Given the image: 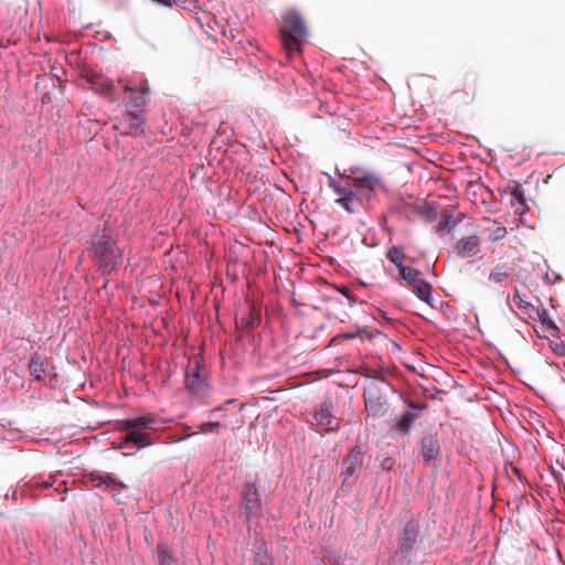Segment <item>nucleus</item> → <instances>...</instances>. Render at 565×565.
Returning <instances> with one entry per match:
<instances>
[{
    "label": "nucleus",
    "instance_id": "7c9ffc66",
    "mask_svg": "<svg viewBox=\"0 0 565 565\" xmlns=\"http://www.w3.org/2000/svg\"><path fill=\"white\" fill-rule=\"evenodd\" d=\"M505 233H507L505 227H499V228H497V231H495V238H501V237H503Z\"/></svg>",
    "mask_w": 565,
    "mask_h": 565
},
{
    "label": "nucleus",
    "instance_id": "5701e85b",
    "mask_svg": "<svg viewBox=\"0 0 565 565\" xmlns=\"http://www.w3.org/2000/svg\"><path fill=\"white\" fill-rule=\"evenodd\" d=\"M512 305L521 310H534L535 307L527 301L526 297L521 295L519 291H515L510 300Z\"/></svg>",
    "mask_w": 565,
    "mask_h": 565
},
{
    "label": "nucleus",
    "instance_id": "4be33fe9",
    "mask_svg": "<svg viewBox=\"0 0 565 565\" xmlns=\"http://www.w3.org/2000/svg\"><path fill=\"white\" fill-rule=\"evenodd\" d=\"M418 212L425 216L428 221H435L438 216V211L435 204L429 202H423L418 205Z\"/></svg>",
    "mask_w": 565,
    "mask_h": 565
},
{
    "label": "nucleus",
    "instance_id": "cd10ccee",
    "mask_svg": "<svg viewBox=\"0 0 565 565\" xmlns=\"http://www.w3.org/2000/svg\"><path fill=\"white\" fill-rule=\"evenodd\" d=\"M256 565H274L273 558L266 553H258L256 556Z\"/></svg>",
    "mask_w": 565,
    "mask_h": 565
},
{
    "label": "nucleus",
    "instance_id": "aec40b11",
    "mask_svg": "<svg viewBox=\"0 0 565 565\" xmlns=\"http://www.w3.org/2000/svg\"><path fill=\"white\" fill-rule=\"evenodd\" d=\"M387 258L398 268V270L406 266L404 265L405 253L399 246L391 247L387 252Z\"/></svg>",
    "mask_w": 565,
    "mask_h": 565
},
{
    "label": "nucleus",
    "instance_id": "e433bc0d",
    "mask_svg": "<svg viewBox=\"0 0 565 565\" xmlns=\"http://www.w3.org/2000/svg\"><path fill=\"white\" fill-rule=\"evenodd\" d=\"M222 409H223V408H221V407H220V408H215V409H213V412H212V413H213V414H215V413L222 412Z\"/></svg>",
    "mask_w": 565,
    "mask_h": 565
},
{
    "label": "nucleus",
    "instance_id": "2eb2a0df",
    "mask_svg": "<svg viewBox=\"0 0 565 565\" xmlns=\"http://www.w3.org/2000/svg\"><path fill=\"white\" fill-rule=\"evenodd\" d=\"M414 294L422 301L430 305L431 303V286L424 279L412 286Z\"/></svg>",
    "mask_w": 565,
    "mask_h": 565
},
{
    "label": "nucleus",
    "instance_id": "0eeeda50",
    "mask_svg": "<svg viewBox=\"0 0 565 565\" xmlns=\"http://www.w3.org/2000/svg\"><path fill=\"white\" fill-rule=\"evenodd\" d=\"M364 403L370 417L380 418L387 412L385 395L377 384H371L365 388Z\"/></svg>",
    "mask_w": 565,
    "mask_h": 565
},
{
    "label": "nucleus",
    "instance_id": "473e14b6",
    "mask_svg": "<svg viewBox=\"0 0 565 565\" xmlns=\"http://www.w3.org/2000/svg\"><path fill=\"white\" fill-rule=\"evenodd\" d=\"M340 291H341V294H342L343 296H345V297H347V299H349L350 303H353V302H354V299L352 298V296L350 295V292H349L347 289H344V288H343V289H341Z\"/></svg>",
    "mask_w": 565,
    "mask_h": 565
},
{
    "label": "nucleus",
    "instance_id": "423d86ee",
    "mask_svg": "<svg viewBox=\"0 0 565 565\" xmlns=\"http://www.w3.org/2000/svg\"><path fill=\"white\" fill-rule=\"evenodd\" d=\"M328 185L338 195L335 203L347 212L354 213L363 204L352 186L342 184L331 177L329 178Z\"/></svg>",
    "mask_w": 565,
    "mask_h": 565
},
{
    "label": "nucleus",
    "instance_id": "c85d7f7f",
    "mask_svg": "<svg viewBox=\"0 0 565 565\" xmlns=\"http://www.w3.org/2000/svg\"><path fill=\"white\" fill-rule=\"evenodd\" d=\"M550 348L554 353L559 354V355H565V343L564 342L550 341Z\"/></svg>",
    "mask_w": 565,
    "mask_h": 565
},
{
    "label": "nucleus",
    "instance_id": "4468645a",
    "mask_svg": "<svg viewBox=\"0 0 565 565\" xmlns=\"http://www.w3.org/2000/svg\"><path fill=\"white\" fill-rule=\"evenodd\" d=\"M480 239L478 236L472 235L468 237H462L456 244L457 253L460 257L469 258L477 255L479 252Z\"/></svg>",
    "mask_w": 565,
    "mask_h": 565
},
{
    "label": "nucleus",
    "instance_id": "7ed1b4c3",
    "mask_svg": "<svg viewBox=\"0 0 565 565\" xmlns=\"http://www.w3.org/2000/svg\"><path fill=\"white\" fill-rule=\"evenodd\" d=\"M122 88L125 93H131L132 96L127 105L128 118L132 121L130 129L134 132L141 130L142 126V108L146 105V96L149 94V87L146 79L140 78L139 84L124 83Z\"/></svg>",
    "mask_w": 565,
    "mask_h": 565
},
{
    "label": "nucleus",
    "instance_id": "f3484780",
    "mask_svg": "<svg viewBox=\"0 0 565 565\" xmlns=\"http://www.w3.org/2000/svg\"><path fill=\"white\" fill-rule=\"evenodd\" d=\"M422 452L425 460H431L439 455V447L433 438L427 437L422 440Z\"/></svg>",
    "mask_w": 565,
    "mask_h": 565
},
{
    "label": "nucleus",
    "instance_id": "c9c22d12",
    "mask_svg": "<svg viewBox=\"0 0 565 565\" xmlns=\"http://www.w3.org/2000/svg\"><path fill=\"white\" fill-rule=\"evenodd\" d=\"M520 193H521V191H520V189H519V188H516V189L514 190V192H513V194H514L515 196H519V195H520Z\"/></svg>",
    "mask_w": 565,
    "mask_h": 565
},
{
    "label": "nucleus",
    "instance_id": "412c9836",
    "mask_svg": "<svg viewBox=\"0 0 565 565\" xmlns=\"http://www.w3.org/2000/svg\"><path fill=\"white\" fill-rule=\"evenodd\" d=\"M401 277L407 281L411 286L418 282L420 278V271L411 266H405L399 269Z\"/></svg>",
    "mask_w": 565,
    "mask_h": 565
},
{
    "label": "nucleus",
    "instance_id": "f03ea898",
    "mask_svg": "<svg viewBox=\"0 0 565 565\" xmlns=\"http://www.w3.org/2000/svg\"><path fill=\"white\" fill-rule=\"evenodd\" d=\"M120 429L127 431L125 443L135 444L138 448H146L153 445L148 431L158 430L159 420L152 415L126 418L121 420Z\"/></svg>",
    "mask_w": 565,
    "mask_h": 565
},
{
    "label": "nucleus",
    "instance_id": "2f4dec72",
    "mask_svg": "<svg viewBox=\"0 0 565 565\" xmlns=\"http://www.w3.org/2000/svg\"><path fill=\"white\" fill-rule=\"evenodd\" d=\"M153 2H157L159 4H162V6H166V7H171L172 6V0H152Z\"/></svg>",
    "mask_w": 565,
    "mask_h": 565
},
{
    "label": "nucleus",
    "instance_id": "9b49d317",
    "mask_svg": "<svg viewBox=\"0 0 565 565\" xmlns=\"http://www.w3.org/2000/svg\"><path fill=\"white\" fill-rule=\"evenodd\" d=\"M201 365L198 359L189 361L185 370V385L194 394L203 393L206 388V379L201 374Z\"/></svg>",
    "mask_w": 565,
    "mask_h": 565
},
{
    "label": "nucleus",
    "instance_id": "393cba45",
    "mask_svg": "<svg viewBox=\"0 0 565 565\" xmlns=\"http://www.w3.org/2000/svg\"><path fill=\"white\" fill-rule=\"evenodd\" d=\"M508 277V271L507 269L504 268V266H501V265H498L495 266L490 275H489V279L490 280H493L495 282H501L503 279H505Z\"/></svg>",
    "mask_w": 565,
    "mask_h": 565
},
{
    "label": "nucleus",
    "instance_id": "bb28decb",
    "mask_svg": "<svg viewBox=\"0 0 565 565\" xmlns=\"http://www.w3.org/2000/svg\"><path fill=\"white\" fill-rule=\"evenodd\" d=\"M221 426L218 422H207L199 427V433H217V428Z\"/></svg>",
    "mask_w": 565,
    "mask_h": 565
},
{
    "label": "nucleus",
    "instance_id": "b1692460",
    "mask_svg": "<svg viewBox=\"0 0 565 565\" xmlns=\"http://www.w3.org/2000/svg\"><path fill=\"white\" fill-rule=\"evenodd\" d=\"M158 556L160 565H177L164 545H158Z\"/></svg>",
    "mask_w": 565,
    "mask_h": 565
},
{
    "label": "nucleus",
    "instance_id": "a211bd4d",
    "mask_svg": "<svg viewBox=\"0 0 565 565\" xmlns=\"http://www.w3.org/2000/svg\"><path fill=\"white\" fill-rule=\"evenodd\" d=\"M92 88L106 97H109L114 92L115 85L114 82L109 78H98L92 82Z\"/></svg>",
    "mask_w": 565,
    "mask_h": 565
},
{
    "label": "nucleus",
    "instance_id": "20e7f679",
    "mask_svg": "<svg viewBox=\"0 0 565 565\" xmlns=\"http://www.w3.org/2000/svg\"><path fill=\"white\" fill-rule=\"evenodd\" d=\"M348 179L354 183V189L362 203L374 198L377 191L385 190V184L381 177L369 170L352 169Z\"/></svg>",
    "mask_w": 565,
    "mask_h": 565
},
{
    "label": "nucleus",
    "instance_id": "f8f14e48",
    "mask_svg": "<svg viewBox=\"0 0 565 565\" xmlns=\"http://www.w3.org/2000/svg\"><path fill=\"white\" fill-rule=\"evenodd\" d=\"M536 319L539 321V326L534 327V331L540 338H547L548 335H556L558 332V327L555 321L550 317L548 312L544 308H535Z\"/></svg>",
    "mask_w": 565,
    "mask_h": 565
},
{
    "label": "nucleus",
    "instance_id": "58836bf2",
    "mask_svg": "<svg viewBox=\"0 0 565 565\" xmlns=\"http://www.w3.org/2000/svg\"><path fill=\"white\" fill-rule=\"evenodd\" d=\"M564 374H565V364H564Z\"/></svg>",
    "mask_w": 565,
    "mask_h": 565
},
{
    "label": "nucleus",
    "instance_id": "4c0bfd02",
    "mask_svg": "<svg viewBox=\"0 0 565 565\" xmlns=\"http://www.w3.org/2000/svg\"><path fill=\"white\" fill-rule=\"evenodd\" d=\"M134 452H126L125 456H131Z\"/></svg>",
    "mask_w": 565,
    "mask_h": 565
},
{
    "label": "nucleus",
    "instance_id": "ddd939ff",
    "mask_svg": "<svg viewBox=\"0 0 565 565\" xmlns=\"http://www.w3.org/2000/svg\"><path fill=\"white\" fill-rule=\"evenodd\" d=\"M418 536V525L414 522H408L399 537V547L397 554L405 558L409 555L413 545L415 544Z\"/></svg>",
    "mask_w": 565,
    "mask_h": 565
},
{
    "label": "nucleus",
    "instance_id": "9d476101",
    "mask_svg": "<svg viewBox=\"0 0 565 565\" xmlns=\"http://www.w3.org/2000/svg\"><path fill=\"white\" fill-rule=\"evenodd\" d=\"M363 467V455L360 446H355L344 456L341 463V477L349 482Z\"/></svg>",
    "mask_w": 565,
    "mask_h": 565
},
{
    "label": "nucleus",
    "instance_id": "6e6552de",
    "mask_svg": "<svg viewBox=\"0 0 565 565\" xmlns=\"http://www.w3.org/2000/svg\"><path fill=\"white\" fill-rule=\"evenodd\" d=\"M241 508L247 522L259 514L262 503L257 487L254 482H246L244 484Z\"/></svg>",
    "mask_w": 565,
    "mask_h": 565
},
{
    "label": "nucleus",
    "instance_id": "f257e3e1",
    "mask_svg": "<svg viewBox=\"0 0 565 565\" xmlns=\"http://www.w3.org/2000/svg\"><path fill=\"white\" fill-rule=\"evenodd\" d=\"M279 33L289 56L302 52V46L308 38V31L297 11L289 10L281 15Z\"/></svg>",
    "mask_w": 565,
    "mask_h": 565
},
{
    "label": "nucleus",
    "instance_id": "c756f323",
    "mask_svg": "<svg viewBox=\"0 0 565 565\" xmlns=\"http://www.w3.org/2000/svg\"><path fill=\"white\" fill-rule=\"evenodd\" d=\"M449 220H450V215L448 214H445L444 217H443V221L438 224L437 226V232H443L445 231L447 227H448V224H449Z\"/></svg>",
    "mask_w": 565,
    "mask_h": 565
},
{
    "label": "nucleus",
    "instance_id": "dca6fc26",
    "mask_svg": "<svg viewBox=\"0 0 565 565\" xmlns=\"http://www.w3.org/2000/svg\"><path fill=\"white\" fill-rule=\"evenodd\" d=\"M90 477L92 481L98 488L115 486L122 489L126 487L122 482L115 480L109 473L93 472Z\"/></svg>",
    "mask_w": 565,
    "mask_h": 565
},
{
    "label": "nucleus",
    "instance_id": "6ab92c4d",
    "mask_svg": "<svg viewBox=\"0 0 565 565\" xmlns=\"http://www.w3.org/2000/svg\"><path fill=\"white\" fill-rule=\"evenodd\" d=\"M29 370L35 380L41 381L45 375V363L39 355H34L31 359Z\"/></svg>",
    "mask_w": 565,
    "mask_h": 565
},
{
    "label": "nucleus",
    "instance_id": "f704fd0d",
    "mask_svg": "<svg viewBox=\"0 0 565 565\" xmlns=\"http://www.w3.org/2000/svg\"><path fill=\"white\" fill-rule=\"evenodd\" d=\"M358 335V333H344L341 337L344 339H354Z\"/></svg>",
    "mask_w": 565,
    "mask_h": 565
},
{
    "label": "nucleus",
    "instance_id": "72a5a7b5",
    "mask_svg": "<svg viewBox=\"0 0 565 565\" xmlns=\"http://www.w3.org/2000/svg\"><path fill=\"white\" fill-rule=\"evenodd\" d=\"M127 444H128V443H125V439H124L121 443H118V444L113 443V448H114V449H124V448L126 447V445H127Z\"/></svg>",
    "mask_w": 565,
    "mask_h": 565
},
{
    "label": "nucleus",
    "instance_id": "1a4fd4ad",
    "mask_svg": "<svg viewBox=\"0 0 565 565\" xmlns=\"http://www.w3.org/2000/svg\"><path fill=\"white\" fill-rule=\"evenodd\" d=\"M315 426L323 433L335 431L340 428L341 419L332 414V403L327 399L322 402L313 415Z\"/></svg>",
    "mask_w": 565,
    "mask_h": 565
},
{
    "label": "nucleus",
    "instance_id": "39448f33",
    "mask_svg": "<svg viewBox=\"0 0 565 565\" xmlns=\"http://www.w3.org/2000/svg\"><path fill=\"white\" fill-rule=\"evenodd\" d=\"M92 256L105 273H109L121 263L122 252L109 236L103 235L93 244Z\"/></svg>",
    "mask_w": 565,
    "mask_h": 565
},
{
    "label": "nucleus",
    "instance_id": "a878e982",
    "mask_svg": "<svg viewBox=\"0 0 565 565\" xmlns=\"http://www.w3.org/2000/svg\"><path fill=\"white\" fill-rule=\"evenodd\" d=\"M415 418L416 416L414 414L406 412L405 414L402 415L399 419V428L406 431L409 428L411 423H413Z\"/></svg>",
    "mask_w": 565,
    "mask_h": 565
}]
</instances>
